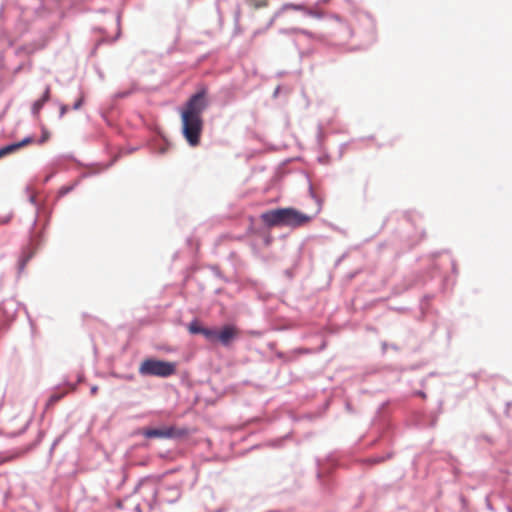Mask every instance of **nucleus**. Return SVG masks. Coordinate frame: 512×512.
I'll list each match as a JSON object with an SVG mask.
<instances>
[{
    "instance_id": "9b49d317",
    "label": "nucleus",
    "mask_w": 512,
    "mask_h": 512,
    "mask_svg": "<svg viewBox=\"0 0 512 512\" xmlns=\"http://www.w3.org/2000/svg\"><path fill=\"white\" fill-rule=\"evenodd\" d=\"M254 8H263L268 5V0H247Z\"/></svg>"
},
{
    "instance_id": "f3484780",
    "label": "nucleus",
    "mask_w": 512,
    "mask_h": 512,
    "mask_svg": "<svg viewBox=\"0 0 512 512\" xmlns=\"http://www.w3.org/2000/svg\"><path fill=\"white\" fill-rule=\"evenodd\" d=\"M31 257H32V253H31L30 255H28L26 258H24V259L22 260V263H21L22 267L26 264V262H27Z\"/></svg>"
},
{
    "instance_id": "f257e3e1",
    "label": "nucleus",
    "mask_w": 512,
    "mask_h": 512,
    "mask_svg": "<svg viewBox=\"0 0 512 512\" xmlns=\"http://www.w3.org/2000/svg\"><path fill=\"white\" fill-rule=\"evenodd\" d=\"M206 90L192 95L181 112L182 131L191 146H197L203 129L202 113L208 106Z\"/></svg>"
},
{
    "instance_id": "7ed1b4c3",
    "label": "nucleus",
    "mask_w": 512,
    "mask_h": 512,
    "mask_svg": "<svg viewBox=\"0 0 512 512\" xmlns=\"http://www.w3.org/2000/svg\"><path fill=\"white\" fill-rule=\"evenodd\" d=\"M177 370V365L174 362L157 360V359H145L140 367L139 373L147 376L157 377H169L174 375Z\"/></svg>"
},
{
    "instance_id": "20e7f679",
    "label": "nucleus",
    "mask_w": 512,
    "mask_h": 512,
    "mask_svg": "<svg viewBox=\"0 0 512 512\" xmlns=\"http://www.w3.org/2000/svg\"><path fill=\"white\" fill-rule=\"evenodd\" d=\"M136 493L139 494L148 506H153L156 502L158 493L157 486L151 480H143L136 488Z\"/></svg>"
},
{
    "instance_id": "6e6552de",
    "label": "nucleus",
    "mask_w": 512,
    "mask_h": 512,
    "mask_svg": "<svg viewBox=\"0 0 512 512\" xmlns=\"http://www.w3.org/2000/svg\"><path fill=\"white\" fill-rule=\"evenodd\" d=\"M49 99H50V86H47L45 88L42 98L34 102V104L32 106L33 113L38 114L40 112V110L42 109V107L44 106V104L47 101H49Z\"/></svg>"
},
{
    "instance_id": "0eeeda50",
    "label": "nucleus",
    "mask_w": 512,
    "mask_h": 512,
    "mask_svg": "<svg viewBox=\"0 0 512 512\" xmlns=\"http://www.w3.org/2000/svg\"><path fill=\"white\" fill-rule=\"evenodd\" d=\"M33 142H34V139L32 137H26L20 142H16V143L4 146V147L0 148V158L7 156L11 153H14L17 150H19L20 148H22L28 144H31Z\"/></svg>"
},
{
    "instance_id": "f8f14e48",
    "label": "nucleus",
    "mask_w": 512,
    "mask_h": 512,
    "mask_svg": "<svg viewBox=\"0 0 512 512\" xmlns=\"http://www.w3.org/2000/svg\"><path fill=\"white\" fill-rule=\"evenodd\" d=\"M83 101H84V96L81 95L79 97V99L75 102V104L73 105V109L75 110H78L81 108V106L83 105Z\"/></svg>"
},
{
    "instance_id": "2eb2a0df",
    "label": "nucleus",
    "mask_w": 512,
    "mask_h": 512,
    "mask_svg": "<svg viewBox=\"0 0 512 512\" xmlns=\"http://www.w3.org/2000/svg\"><path fill=\"white\" fill-rule=\"evenodd\" d=\"M70 189L71 188H69V187H62L60 190V194L64 195V194L68 193L70 191Z\"/></svg>"
},
{
    "instance_id": "a211bd4d",
    "label": "nucleus",
    "mask_w": 512,
    "mask_h": 512,
    "mask_svg": "<svg viewBox=\"0 0 512 512\" xmlns=\"http://www.w3.org/2000/svg\"><path fill=\"white\" fill-rule=\"evenodd\" d=\"M47 139H48V134H47V133H45V134L43 135V137H42V139H41V141H40V142H41V143H43V142H45Z\"/></svg>"
},
{
    "instance_id": "1a4fd4ad",
    "label": "nucleus",
    "mask_w": 512,
    "mask_h": 512,
    "mask_svg": "<svg viewBox=\"0 0 512 512\" xmlns=\"http://www.w3.org/2000/svg\"><path fill=\"white\" fill-rule=\"evenodd\" d=\"M203 327H201L199 321L194 320L188 325V331L191 334H201Z\"/></svg>"
},
{
    "instance_id": "dca6fc26",
    "label": "nucleus",
    "mask_w": 512,
    "mask_h": 512,
    "mask_svg": "<svg viewBox=\"0 0 512 512\" xmlns=\"http://www.w3.org/2000/svg\"><path fill=\"white\" fill-rule=\"evenodd\" d=\"M287 7L295 9V10H302V6H300V5L291 4V5H288Z\"/></svg>"
},
{
    "instance_id": "ddd939ff",
    "label": "nucleus",
    "mask_w": 512,
    "mask_h": 512,
    "mask_svg": "<svg viewBox=\"0 0 512 512\" xmlns=\"http://www.w3.org/2000/svg\"><path fill=\"white\" fill-rule=\"evenodd\" d=\"M68 111V106L67 105H62L60 107V116L62 117L65 113H67Z\"/></svg>"
},
{
    "instance_id": "f03ea898",
    "label": "nucleus",
    "mask_w": 512,
    "mask_h": 512,
    "mask_svg": "<svg viewBox=\"0 0 512 512\" xmlns=\"http://www.w3.org/2000/svg\"><path fill=\"white\" fill-rule=\"evenodd\" d=\"M312 217L294 208H278L261 214V220L268 227H300L311 221Z\"/></svg>"
},
{
    "instance_id": "6ab92c4d",
    "label": "nucleus",
    "mask_w": 512,
    "mask_h": 512,
    "mask_svg": "<svg viewBox=\"0 0 512 512\" xmlns=\"http://www.w3.org/2000/svg\"><path fill=\"white\" fill-rule=\"evenodd\" d=\"M97 391V387H92L91 392L94 394Z\"/></svg>"
},
{
    "instance_id": "423d86ee",
    "label": "nucleus",
    "mask_w": 512,
    "mask_h": 512,
    "mask_svg": "<svg viewBox=\"0 0 512 512\" xmlns=\"http://www.w3.org/2000/svg\"><path fill=\"white\" fill-rule=\"evenodd\" d=\"M238 334L239 332L236 327L227 325L220 332H217V339L223 345H228Z\"/></svg>"
},
{
    "instance_id": "aec40b11",
    "label": "nucleus",
    "mask_w": 512,
    "mask_h": 512,
    "mask_svg": "<svg viewBox=\"0 0 512 512\" xmlns=\"http://www.w3.org/2000/svg\"><path fill=\"white\" fill-rule=\"evenodd\" d=\"M9 459H10V458H5V459H3L2 461H0V464H1V463H3V462L8 461Z\"/></svg>"
},
{
    "instance_id": "4468645a",
    "label": "nucleus",
    "mask_w": 512,
    "mask_h": 512,
    "mask_svg": "<svg viewBox=\"0 0 512 512\" xmlns=\"http://www.w3.org/2000/svg\"><path fill=\"white\" fill-rule=\"evenodd\" d=\"M61 397H62L61 395H53V396H51V397H50V400H49V401H50L51 403H54V402H57L58 400H60V399H61Z\"/></svg>"
},
{
    "instance_id": "9d476101",
    "label": "nucleus",
    "mask_w": 512,
    "mask_h": 512,
    "mask_svg": "<svg viewBox=\"0 0 512 512\" xmlns=\"http://www.w3.org/2000/svg\"><path fill=\"white\" fill-rule=\"evenodd\" d=\"M201 334L209 340H213V339L217 338V332L212 329L203 328V330L201 331Z\"/></svg>"
},
{
    "instance_id": "39448f33",
    "label": "nucleus",
    "mask_w": 512,
    "mask_h": 512,
    "mask_svg": "<svg viewBox=\"0 0 512 512\" xmlns=\"http://www.w3.org/2000/svg\"><path fill=\"white\" fill-rule=\"evenodd\" d=\"M186 434V431H178L175 427H166L162 429H146L143 435L146 438H172Z\"/></svg>"
}]
</instances>
